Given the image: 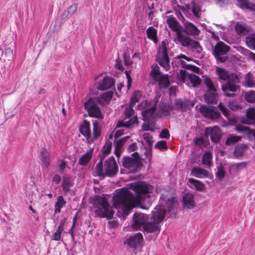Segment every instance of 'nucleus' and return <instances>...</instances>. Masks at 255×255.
<instances>
[{"label":"nucleus","mask_w":255,"mask_h":255,"mask_svg":"<svg viewBox=\"0 0 255 255\" xmlns=\"http://www.w3.org/2000/svg\"><path fill=\"white\" fill-rule=\"evenodd\" d=\"M131 189L134 191V195L128 189L123 188L113 197L115 208L123 210L126 215H128L134 204L140 203L146 198H149L148 194L154 189L152 186L143 181L132 183Z\"/></svg>","instance_id":"f257e3e1"},{"label":"nucleus","mask_w":255,"mask_h":255,"mask_svg":"<svg viewBox=\"0 0 255 255\" xmlns=\"http://www.w3.org/2000/svg\"><path fill=\"white\" fill-rule=\"evenodd\" d=\"M167 23L169 27L176 32L177 38L182 46L194 49L197 53H201L202 48L199 42L193 40L190 36L185 34L183 27L174 17L168 18Z\"/></svg>","instance_id":"f03ea898"},{"label":"nucleus","mask_w":255,"mask_h":255,"mask_svg":"<svg viewBox=\"0 0 255 255\" xmlns=\"http://www.w3.org/2000/svg\"><path fill=\"white\" fill-rule=\"evenodd\" d=\"M166 210L163 205L156 206L151 212L150 222L146 221L143 225V229L148 233H159L160 223L164 220Z\"/></svg>","instance_id":"7ed1b4c3"},{"label":"nucleus","mask_w":255,"mask_h":255,"mask_svg":"<svg viewBox=\"0 0 255 255\" xmlns=\"http://www.w3.org/2000/svg\"><path fill=\"white\" fill-rule=\"evenodd\" d=\"M240 79L237 75H232L229 81L222 85V90L225 96L234 97L240 90Z\"/></svg>","instance_id":"20e7f679"},{"label":"nucleus","mask_w":255,"mask_h":255,"mask_svg":"<svg viewBox=\"0 0 255 255\" xmlns=\"http://www.w3.org/2000/svg\"><path fill=\"white\" fill-rule=\"evenodd\" d=\"M125 118L123 120L119 121L117 123L116 128H130L132 125L138 124L137 117L134 116V111L132 107L129 106L125 110Z\"/></svg>","instance_id":"39448f33"},{"label":"nucleus","mask_w":255,"mask_h":255,"mask_svg":"<svg viewBox=\"0 0 255 255\" xmlns=\"http://www.w3.org/2000/svg\"><path fill=\"white\" fill-rule=\"evenodd\" d=\"M95 213L99 217L111 219L114 215L113 208L108 203L105 197H100L99 199V204L95 210Z\"/></svg>","instance_id":"423d86ee"},{"label":"nucleus","mask_w":255,"mask_h":255,"mask_svg":"<svg viewBox=\"0 0 255 255\" xmlns=\"http://www.w3.org/2000/svg\"><path fill=\"white\" fill-rule=\"evenodd\" d=\"M98 105L99 102L95 98H90L85 103L84 107L90 117L102 120L104 118V115L102 114Z\"/></svg>","instance_id":"0eeeda50"},{"label":"nucleus","mask_w":255,"mask_h":255,"mask_svg":"<svg viewBox=\"0 0 255 255\" xmlns=\"http://www.w3.org/2000/svg\"><path fill=\"white\" fill-rule=\"evenodd\" d=\"M230 49V47L224 42L219 41L215 46L212 53L218 62L224 63L228 59V52Z\"/></svg>","instance_id":"6e6552de"},{"label":"nucleus","mask_w":255,"mask_h":255,"mask_svg":"<svg viewBox=\"0 0 255 255\" xmlns=\"http://www.w3.org/2000/svg\"><path fill=\"white\" fill-rule=\"evenodd\" d=\"M132 157H126L124 158L123 166L128 170V172H135L141 165V161L137 152L132 154Z\"/></svg>","instance_id":"1a4fd4ad"},{"label":"nucleus","mask_w":255,"mask_h":255,"mask_svg":"<svg viewBox=\"0 0 255 255\" xmlns=\"http://www.w3.org/2000/svg\"><path fill=\"white\" fill-rule=\"evenodd\" d=\"M103 170L104 176L112 177L117 174L118 171V166L113 156L110 157L105 161Z\"/></svg>","instance_id":"9d476101"},{"label":"nucleus","mask_w":255,"mask_h":255,"mask_svg":"<svg viewBox=\"0 0 255 255\" xmlns=\"http://www.w3.org/2000/svg\"><path fill=\"white\" fill-rule=\"evenodd\" d=\"M199 110L203 116L211 120L218 119L221 117L220 113L217 111L216 107L202 105Z\"/></svg>","instance_id":"9b49d317"},{"label":"nucleus","mask_w":255,"mask_h":255,"mask_svg":"<svg viewBox=\"0 0 255 255\" xmlns=\"http://www.w3.org/2000/svg\"><path fill=\"white\" fill-rule=\"evenodd\" d=\"M160 53L158 58V62L161 66L164 69H167L169 68V58L168 55L166 44L162 41L160 46Z\"/></svg>","instance_id":"f8f14e48"},{"label":"nucleus","mask_w":255,"mask_h":255,"mask_svg":"<svg viewBox=\"0 0 255 255\" xmlns=\"http://www.w3.org/2000/svg\"><path fill=\"white\" fill-rule=\"evenodd\" d=\"M180 78L183 82H185L187 79H189L194 87L198 86L201 82L199 76L193 74H189L183 70L180 71Z\"/></svg>","instance_id":"ddd939ff"},{"label":"nucleus","mask_w":255,"mask_h":255,"mask_svg":"<svg viewBox=\"0 0 255 255\" xmlns=\"http://www.w3.org/2000/svg\"><path fill=\"white\" fill-rule=\"evenodd\" d=\"M205 133L210 136L211 140L215 143L218 142L221 137L220 128L218 126L206 128Z\"/></svg>","instance_id":"4468645a"},{"label":"nucleus","mask_w":255,"mask_h":255,"mask_svg":"<svg viewBox=\"0 0 255 255\" xmlns=\"http://www.w3.org/2000/svg\"><path fill=\"white\" fill-rule=\"evenodd\" d=\"M148 219L147 215L140 213H135L133 217V224L132 226L134 229H139L141 226L143 227V225L145 224Z\"/></svg>","instance_id":"2eb2a0df"},{"label":"nucleus","mask_w":255,"mask_h":255,"mask_svg":"<svg viewBox=\"0 0 255 255\" xmlns=\"http://www.w3.org/2000/svg\"><path fill=\"white\" fill-rule=\"evenodd\" d=\"M194 103L187 99H176L174 102L175 109L181 112H185L193 107Z\"/></svg>","instance_id":"dca6fc26"},{"label":"nucleus","mask_w":255,"mask_h":255,"mask_svg":"<svg viewBox=\"0 0 255 255\" xmlns=\"http://www.w3.org/2000/svg\"><path fill=\"white\" fill-rule=\"evenodd\" d=\"M143 241L142 235L140 233H137L127 239L126 243L128 246L135 248L141 246Z\"/></svg>","instance_id":"f3484780"},{"label":"nucleus","mask_w":255,"mask_h":255,"mask_svg":"<svg viewBox=\"0 0 255 255\" xmlns=\"http://www.w3.org/2000/svg\"><path fill=\"white\" fill-rule=\"evenodd\" d=\"M185 29H183L184 32L185 34L189 35L197 36H198L200 33V30L193 24L188 21L184 22Z\"/></svg>","instance_id":"a211bd4d"},{"label":"nucleus","mask_w":255,"mask_h":255,"mask_svg":"<svg viewBox=\"0 0 255 255\" xmlns=\"http://www.w3.org/2000/svg\"><path fill=\"white\" fill-rule=\"evenodd\" d=\"M204 98L205 101L209 104H217L218 96L216 89L207 90L204 94Z\"/></svg>","instance_id":"6ab92c4d"},{"label":"nucleus","mask_w":255,"mask_h":255,"mask_svg":"<svg viewBox=\"0 0 255 255\" xmlns=\"http://www.w3.org/2000/svg\"><path fill=\"white\" fill-rule=\"evenodd\" d=\"M115 85L114 79L109 77H105L98 84V89L101 90H106L111 88Z\"/></svg>","instance_id":"aec40b11"},{"label":"nucleus","mask_w":255,"mask_h":255,"mask_svg":"<svg viewBox=\"0 0 255 255\" xmlns=\"http://www.w3.org/2000/svg\"><path fill=\"white\" fill-rule=\"evenodd\" d=\"M156 110V105H154L150 108L142 112V116L145 122L149 124L154 118V113Z\"/></svg>","instance_id":"412c9836"},{"label":"nucleus","mask_w":255,"mask_h":255,"mask_svg":"<svg viewBox=\"0 0 255 255\" xmlns=\"http://www.w3.org/2000/svg\"><path fill=\"white\" fill-rule=\"evenodd\" d=\"M113 95V92L109 91L104 93L100 97L95 98L99 102V104L100 105L105 106L109 104L111 101Z\"/></svg>","instance_id":"4be33fe9"},{"label":"nucleus","mask_w":255,"mask_h":255,"mask_svg":"<svg viewBox=\"0 0 255 255\" xmlns=\"http://www.w3.org/2000/svg\"><path fill=\"white\" fill-rule=\"evenodd\" d=\"M191 174L196 177L203 178L208 177L209 172L207 170L199 167H194L191 170Z\"/></svg>","instance_id":"5701e85b"},{"label":"nucleus","mask_w":255,"mask_h":255,"mask_svg":"<svg viewBox=\"0 0 255 255\" xmlns=\"http://www.w3.org/2000/svg\"><path fill=\"white\" fill-rule=\"evenodd\" d=\"M158 82L159 88L160 89L165 88L168 87L170 83L169 80L168 75L167 74L161 75L154 79Z\"/></svg>","instance_id":"b1692460"},{"label":"nucleus","mask_w":255,"mask_h":255,"mask_svg":"<svg viewBox=\"0 0 255 255\" xmlns=\"http://www.w3.org/2000/svg\"><path fill=\"white\" fill-rule=\"evenodd\" d=\"M183 205L188 209L193 208L195 206L194 196L192 194L186 193L183 197Z\"/></svg>","instance_id":"393cba45"},{"label":"nucleus","mask_w":255,"mask_h":255,"mask_svg":"<svg viewBox=\"0 0 255 255\" xmlns=\"http://www.w3.org/2000/svg\"><path fill=\"white\" fill-rule=\"evenodd\" d=\"M236 130L239 132L246 133L249 138L254 137L255 140V129H252L243 126H238L236 127Z\"/></svg>","instance_id":"a878e982"},{"label":"nucleus","mask_w":255,"mask_h":255,"mask_svg":"<svg viewBox=\"0 0 255 255\" xmlns=\"http://www.w3.org/2000/svg\"><path fill=\"white\" fill-rule=\"evenodd\" d=\"M217 73L218 74L219 77L220 79L225 81H229L230 80V78L232 75H237L235 73H231L228 71L223 69L218 68L217 69Z\"/></svg>","instance_id":"bb28decb"},{"label":"nucleus","mask_w":255,"mask_h":255,"mask_svg":"<svg viewBox=\"0 0 255 255\" xmlns=\"http://www.w3.org/2000/svg\"><path fill=\"white\" fill-rule=\"evenodd\" d=\"M80 131L84 136L90 137L91 133L90 122L84 120L80 127Z\"/></svg>","instance_id":"cd10ccee"},{"label":"nucleus","mask_w":255,"mask_h":255,"mask_svg":"<svg viewBox=\"0 0 255 255\" xmlns=\"http://www.w3.org/2000/svg\"><path fill=\"white\" fill-rule=\"evenodd\" d=\"M108 155H105V152L102 150V155L100 157V160L96 166V169L98 176L100 177H104V173L103 170V160L105 157Z\"/></svg>","instance_id":"c85d7f7f"},{"label":"nucleus","mask_w":255,"mask_h":255,"mask_svg":"<svg viewBox=\"0 0 255 255\" xmlns=\"http://www.w3.org/2000/svg\"><path fill=\"white\" fill-rule=\"evenodd\" d=\"M40 158L44 166L47 167L49 165V154L45 147L41 149Z\"/></svg>","instance_id":"c756f323"},{"label":"nucleus","mask_w":255,"mask_h":255,"mask_svg":"<svg viewBox=\"0 0 255 255\" xmlns=\"http://www.w3.org/2000/svg\"><path fill=\"white\" fill-rule=\"evenodd\" d=\"M247 120L244 123L247 125L253 124L255 121V108L249 109L246 114Z\"/></svg>","instance_id":"7c9ffc66"},{"label":"nucleus","mask_w":255,"mask_h":255,"mask_svg":"<svg viewBox=\"0 0 255 255\" xmlns=\"http://www.w3.org/2000/svg\"><path fill=\"white\" fill-rule=\"evenodd\" d=\"M93 153V149H90L83 155V156L79 160V163L81 165L85 166L91 160Z\"/></svg>","instance_id":"2f4dec72"},{"label":"nucleus","mask_w":255,"mask_h":255,"mask_svg":"<svg viewBox=\"0 0 255 255\" xmlns=\"http://www.w3.org/2000/svg\"><path fill=\"white\" fill-rule=\"evenodd\" d=\"M73 185L71 178L69 176L65 175L63 177L62 187L65 193L69 191L70 187Z\"/></svg>","instance_id":"473e14b6"},{"label":"nucleus","mask_w":255,"mask_h":255,"mask_svg":"<svg viewBox=\"0 0 255 255\" xmlns=\"http://www.w3.org/2000/svg\"><path fill=\"white\" fill-rule=\"evenodd\" d=\"M66 203L62 196H59L57 197V200L55 204L54 213H59L61 211V208H62Z\"/></svg>","instance_id":"72a5a7b5"},{"label":"nucleus","mask_w":255,"mask_h":255,"mask_svg":"<svg viewBox=\"0 0 255 255\" xmlns=\"http://www.w3.org/2000/svg\"><path fill=\"white\" fill-rule=\"evenodd\" d=\"M241 136L239 135L230 134L227 137L225 144L227 145H234L238 142L241 140Z\"/></svg>","instance_id":"f704fd0d"},{"label":"nucleus","mask_w":255,"mask_h":255,"mask_svg":"<svg viewBox=\"0 0 255 255\" xmlns=\"http://www.w3.org/2000/svg\"><path fill=\"white\" fill-rule=\"evenodd\" d=\"M236 32L240 35H245L249 30L247 25L244 23H237L235 26Z\"/></svg>","instance_id":"c9c22d12"},{"label":"nucleus","mask_w":255,"mask_h":255,"mask_svg":"<svg viewBox=\"0 0 255 255\" xmlns=\"http://www.w3.org/2000/svg\"><path fill=\"white\" fill-rule=\"evenodd\" d=\"M146 33L149 39L153 40L155 43L157 42V30L153 27L150 26L147 28Z\"/></svg>","instance_id":"e433bc0d"},{"label":"nucleus","mask_w":255,"mask_h":255,"mask_svg":"<svg viewBox=\"0 0 255 255\" xmlns=\"http://www.w3.org/2000/svg\"><path fill=\"white\" fill-rule=\"evenodd\" d=\"M164 200L168 210L170 212H173L174 211V209L177 206V202L173 198H168L167 199Z\"/></svg>","instance_id":"4c0bfd02"},{"label":"nucleus","mask_w":255,"mask_h":255,"mask_svg":"<svg viewBox=\"0 0 255 255\" xmlns=\"http://www.w3.org/2000/svg\"><path fill=\"white\" fill-rule=\"evenodd\" d=\"M188 182L194 185L197 190L202 191L205 188V185L203 183L193 178H189Z\"/></svg>","instance_id":"58836bf2"},{"label":"nucleus","mask_w":255,"mask_h":255,"mask_svg":"<svg viewBox=\"0 0 255 255\" xmlns=\"http://www.w3.org/2000/svg\"><path fill=\"white\" fill-rule=\"evenodd\" d=\"M246 42L247 46L251 49L255 50V33L246 37Z\"/></svg>","instance_id":"ea45409f"},{"label":"nucleus","mask_w":255,"mask_h":255,"mask_svg":"<svg viewBox=\"0 0 255 255\" xmlns=\"http://www.w3.org/2000/svg\"><path fill=\"white\" fill-rule=\"evenodd\" d=\"M212 160V155L209 151L204 153L202 156V163L208 168L211 166Z\"/></svg>","instance_id":"a19ab883"},{"label":"nucleus","mask_w":255,"mask_h":255,"mask_svg":"<svg viewBox=\"0 0 255 255\" xmlns=\"http://www.w3.org/2000/svg\"><path fill=\"white\" fill-rule=\"evenodd\" d=\"M249 0H237V5L243 9L251 10V4Z\"/></svg>","instance_id":"79ce46f5"},{"label":"nucleus","mask_w":255,"mask_h":255,"mask_svg":"<svg viewBox=\"0 0 255 255\" xmlns=\"http://www.w3.org/2000/svg\"><path fill=\"white\" fill-rule=\"evenodd\" d=\"M150 75L153 80L161 75L159 71V67L157 64H154L151 66Z\"/></svg>","instance_id":"37998d69"},{"label":"nucleus","mask_w":255,"mask_h":255,"mask_svg":"<svg viewBox=\"0 0 255 255\" xmlns=\"http://www.w3.org/2000/svg\"><path fill=\"white\" fill-rule=\"evenodd\" d=\"M216 177L220 180L222 181L225 175V171L222 164L217 166V170L215 173Z\"/></svg>","instance_id":"c03bdc74"},{"label":"nucleus","mask_w":255,"mask_h":255,"mask_svg":"<svg viewBox=\"0 0 255 255\" xmlns=\"http://www.w3.org/2000/svg\"><path fill=\"white\" fill-rule=\"evenodd\" d=\"M218 107L222 112L224 116L226 117L229 121H230L231 119V116H230V111L227 108L224 107L222 103H220Z\"/></svg>","instance_id":"a18cd8bd"},{"label":"nucleus","mask_w":255,"mask_h":255,"mask_svg":"<svg viewBox=\"0 0 255 255\" xmlns=\"http://www.w3.org/2000/svg\"><path fill=\"white\" fill-rule=\"evenodd\" d=\"M101 133V127L97 121L93 123V134L95 138L99 137Z\"/></svg>","instance_id":"49530a36"},{"label":"nucleus","mask_w":255,"mask_h":255,"mask_svg":"<svg viewBox=\"0 0 255 255\" xmlns=\"http://www.w3.org/2000/svg\"><path fill=\"white\" fill-rule=\"evenodd\" d=\"M180 63H181V65H182V67L183 68L191 70L195 73H198V71H199V68L195 66L188 64L186 63V62H185L183 60L180 61Z\"/></svg>","instance_id":"de8ad7c7"},{"label":"nucleus","mask_w":255,"mask_h":255,"mask_svg":"<svg viewBox=\"0 0 255 255\" xmlns=\"http://www.w3.org/2000/svg\"><path fill=\"white\" fill-rule=\"evenodd\" d=\"M245 99L250 103L255 102V92L254 91H250L245 95Z\"/></svg>","instance_id":"09e8293b"},{"label":"nucleus","mask_w":255,"mask_h":255,"mask_svg":"<svg viewBox=\"0 0 255 255\" xmlns=\"http://www.w3.org/2000/svg\"><path fill=\"white\" fill-rule=\"evenodd\" d=\"M245 82L248 87H253L255 85V83L252 79V75L249 73L245 76Z\"/></svg>","instance_id":"8fccbe9b"},{"label":"nucleus","mask_w":255,"mask_h":255,"mask_svg":"<svg viewBox=\"0 0 255 255\" xmlns=\"http://www.w3.org/2000/svg\"><path fill=\"white\" fill-rule=\"evenodd\" d=\"M8 60H10L13 57V50L10 48L8 47L5 49L4 52L2 54Z\"/></svg>","instance_id":"3c124183"},{"label":"nucleus","mask_w":255,"mask_h":255,"mask_svg":"<svg viewBox=\"0 0 255 255\" xmlns=\"http://www.w3.org/2000/svg\"><path fill=\"white\" fill-rule=\"evenodd\" d=\"M192 11L194 16H198L199 14H201L200 7L198 4L195 2H193L192 3Z\"/></svg>","instance_id":"603ef678"},{"label":"nucleus","mask_w":255,"mask_h":255,"mask_svg":"<svg viewBox=\"0 0 255 255\" xmlns=\"http://www.w3.org/2000/svg\"><path fill=\"white\" fill-rule=\"evenodd\" d=\"M246 146L244 145H239L238 144L236 146L235 149V153L237 155H242L244 152L245 151V149Z\"/></svg>","instance_id":"864d4df0"},{"label":"nucleus","mask_w":255,"mask_h":255,"mask_svg":"<svg viewBox=\"0 0 255 255\" xmlns=\"http://www.w3.org/2000/svg\"><path fill=\"white\" fill-rule=\"evenodd\" d=\"M204 82L208 89L207 90L216 89L210 79L208 78H205Z\"/></svg>","instance_id":"5fc2aeb1"},{"label":"nucleus","mask_w":255,"mask_h":255,"mask_svg":"<svg viewBox=\"0 0 255 255\" xmlns=\"http://www.w3.org/2000/svg\"><path fill=\"white\" fill-rule=\"evenodd\" d=\"M77 9V5L73 4L70 5L67 9L66 16L72 15Z\"/></svg>","instance_id":"6e6d98bb"},{"label":"nucleus","mask_w":255,"mask_h":255,"mask_svg":"<svg viewBox=\"0 0 255 255\" xmlns=\"http://www.w3.org/2000/svg\"><path fill=\"white\" fill-rule=\"evenodd\" d=\"M143 138L148 145L150 146L152 144V136L149 133H145L143 135Z\"/></svg>","instance_id":"4d7b16f0"},{"label":"nucleus","mask_w":255,"mask_h":255,"mask_svg":"<svg viewBox=\"0 0 255 255\" xmlns=\"http://www.w3.org/2000/svg\"><path fill=\"white\" fill-rule=\"evenodd\" d=\"M155 146L160 150L166 149L167 147L166 142L164 140L158 141Z\"/></svg>","instance_id":"13d9d810"},{"label":"nucleus","mask_w":255,"mask_h":255,"mask_svg":"<svg viewBox=\"0 0 255 255\" xmlns=\"http://www.w3.org/2000/svg\"><path fill=\"white\" fill-rule=\"evenodd\" d=\"M112 149V142H107L106 145L104 146L103 151L105 152V155H108Z\"/></svg>","instance_id":"bf43d9fd"},{"label":"nucleus","mask_w":255,"mask_h":255,"mask_svg":"<svg viewBox=\"0 0 255 255\" xmlns=\"http://www.w3.org/2000/svg\"><path fill=\"white\" fill-rule=\"evenodd\" d=\"M228 106L230 109L234 111L241 109L240 105L235 101L229 102Z\"/></svg>","instance_id":"052dcab7"},{"label":"nucleus","mask_w":255,"mask_h":255,"mask_svg":"<svg viewBox=\"0 0 255 255\" xmlns=\"http://www.w3.org/2000/svg\"><path fill=\"white\" fill-rule=\"evenodd\" d=\"M169 136V132L167 128L163 129L160 133V137L161 138H168Z\"/></svg>","instance_id":"680f3d73"},{"label":"nucleus","mask_w":255,"mask_h":255,"mask_svg":"<svg viewBox=\"0 0 255 255\" xmlns=\"http://www.w3.org/2000/svg\"><path fill=\"white\" fill-rule=\"evenodd\" d=\"M62 232L56 230V231L55 232V233L52 236V239L55 241H60L61 239V235Z\"/></svg>","instance_id":"e2e57ef3"},{"label":"nucleus","mask_w":255,"mask_h":255,"mask_svg":"<svg viewBox=\"0 0 255 255\" xmlns=\"http://www.w3.org/2000/svg\"><path fill=\"white\" fill-rule=\"evenodd\" d=\"M243 167H244V164H243L242 163H235V164H232L230 166V168L231 169H235L236 170L239 171V170H241Z\"/></svg>","instance_id":"0e129e2a"},{"label":"nucleus","mask_w":255,"mask_h":255,"mask_svg":"<svg viewBox=\"0 0 255 255\" xmlns=\"http://www.w3.org/2000/svg\"><path fill=\"white\" fill-rule=\"evenodd\" d=\"M138 98L136 97V93H134V96L131 99L130 102V107H133L136 103L138 102Z\"/></svg>","instance_id":"69168bd1"},{"label":"nucleus","mask_w":255,"mask_h":255,"mask_svg":"<svg viewBox=\"0 0 255 255\" xmlns=\"http://www.w3.org/2000/svg\"><path fill=\"white\" fill-rule=\"evenodd\" d=\"M230 0H217L216 3L220 6H223L228 4Z\"/></svg>","instance_id":"338daca9"},{"label":"nucleus","mask_w":255,"mask_h":255,"mask_svg":"<svg viewBox=\"0 0 255 255\" xmlns=\"http://www.w3.org/2000/svg\"><path fill=\"white\" fill-rule=\"evenodd\" d=\"M124 140L123 139L117 140L116 142V149H120L124 144Z\"/></svg>","instance_id":"774afa93"}]
</instances>
